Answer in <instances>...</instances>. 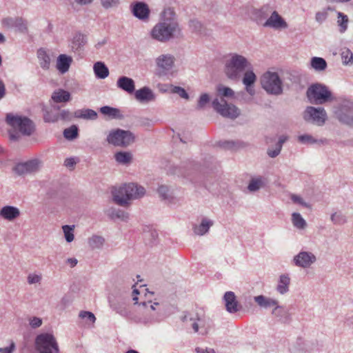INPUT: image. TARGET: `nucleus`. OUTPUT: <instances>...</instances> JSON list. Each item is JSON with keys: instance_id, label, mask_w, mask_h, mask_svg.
<instances>
[{"instance_id": "48", "label": "nucleus", "mask_w": 353, "mask_h": 353, "mask_svg": "<svg viewBox=\"0 0 353 353\" xmlns=\"http://www.w3.org/2000/svg\"><path fill=\"white\" fill-rule=\"evenodd\" d=\"M63 136L68 140H73L78 136V128L75 125H72L63 131Z\"/></svg>"}, {"instance_id": "22", "label": "nucleus", "mask_w": 353, "mask_h": 353, "mask_svg": "<svg viewBox=\"0 0 353 353\" xmlns=\"http://www.w3.org/2000/svg\"><path fill=\"white\" fill-rule=\"evenodd\" d=\"M272 314L276 318L277 321L281 323L288 324L292 320L289 310L285 307L279 305V303L274 306Z\"/></svg>"}, {"instance_id": "18", "label": "nucleus", "mask_w": 353, "mask_h": 353, "mask_svg": "<svg viewBox=\"0 0 353 353\" xmlns=\"http://www.w3.org/2000/svg\"><path fill=\"white\" fill-rule=\"evenodd\" d=\"M263 26L272 28L275 30H280L286 29L288 25L285 19L276 10H274L263 23Z\"/></svg>"}, {"instance_id": "36", "label": "nucleus", "mask_w": 353, "mask_h": 353, "mask_svg": "<svg viewBox=\"0 0 353 353\" xmlns=\"http://www.w3.org/2000/svg\"><path fill=\"white\" fill-rule=\"evenodd\" d=\"M213 225V221L206 218L202 219L199 225H195L193 228L194 232L196 234L202 236L207 233L210 228Z\"/></svg>"}, {"instance_id": "14", "label": "nucleus", "mask_w": 353, "mask_h": 353, "mask_svg": "<svg viewBox=\"0 0 353 353\" xmlns=\"http://www.w3.org/2000/svg\"><path fill=\"white\" fill-rule=\"evenodd\" d=\"M174 63V57L172 54H161L156 59L158 75L165 76L172 70Z\"/></svg>"}, {"instance_id": "17", "label": "nucleus", "mask_w": 353, "mask_h": 353, "mask_svg": "<svg viewBox=\"0 0 353 353\" xmlns=\"http://www.w3.org/2000/svg\"><path fill=\"white\" fill-rule=\"evenodd\" d=\"M316 261V256L310 252L301 251L293 259L294 265L302 268H308Z\"/></svg>"}, {"instance_id": "60", "label": "nucleus", "mask_w": 353, "mask_h": 353, "mask_svg": "<svg viewBox=\"0 0 353 353\" xmlns=\"http://www.w3.org/2000/svg\"><path fill=\"white\" fill-rule=\"evenodd\" d=\"M41 276L34 274H30L27 277L28 283L30 285L40 283Z\"/></svg>"}, {"instance_id": "5", "label": "nucleus", "mask_w": 353, "mask_h": 353, "mask_svg": "<svg viewBox=\"0 0 353 353\" xmlns=\"http://www.w3.org/2000/svg\"><path fill=\"white\" fill-rule=\"evenodd\" d=\"M306 96L310 103L321 105L332 100V92L323 84L316 83L310 85L306 91Z\"/></svg>"}, {"instance_id": "9", "label": "nucleus", "mask_w": 353, "mask_h": 353, "mask_svg": "<svg viewBox=\"0 0 353 353\" xmlns=\"http://www.w3.org/2000/svg\"><path fill=\"white\" fill-rule=\"evenodd\" d=\"M106 141L114 146L126 148L135 141V136L129 130L117 129L109 133Z\"/></svg>"}, {"instance_id": "24", "label": "nucleus", "mask_w": 353, "mask_h": 353, "mask_svg": "<svg viewBox=\"0 0 353 353\" xmlns=\"http://www.w3.org/2000/svg\"><path fill=\"white\" fill-rule=\"evenodd\" d=\"M109 303L110 307L117 313L124 317L130 316L131 312L124 301L110 299Z\"/></svg>"}, {"instance_id": "15", "label": "nucleus", "mask_w": 353, "mask_h": 353, "mask_svg": "<svg viewBox=\"0 0 353 353\" xmlns=\"http://www.w3.org/2000/svg\"><path fill=\"white\" fill-rule=\"evenodd\" d=\"M132 14L137 19L143 21H148L150 10L148 5L143 1H134L130 4Z\"/></svg>"}, {"instance_id": "1", "label": "nucleus", "mask_w": 353, "mask_h": 353, "mask_svg": "<svg viewBox=\"0 0 353 353\" xmlns=\"http://www.w3.org/2000/svg\"><path fill=\"white\" fill-rule=\"evenodd\" d=\"M150 35L153 39L162 43L182 36V30L173 8L163 10L159 21L152 28Z\"/></svg>"}, {"instance_id": "3", "label": "nucleus", "mask_w": 353, "mask_h": 353, "mask_svg": "<svg viewBox=\"0 0 353 353\" xmlns=\"http://www.w3.org/2000/svg\"><path fill=\"white\" fill-rule=\"evenodd\" d=\"M217 92L221 96V99L216 98L212 102L213 108L224 117L236 119L240 114L239 108L233 104H229L223 97H232L234 92L232 89L223 85L217 87Z\"/></svg>"}, {"instance_id": "7", "label": "nucleus", "mask_w": 353, "mask_h": 353, "mask_svg": "<svg viewBox=\"0 0 353 353\" xmlns=\"http://www.w3.org/2000/svg\"><path fill=\"white\" fill-rule=\"evenodd\" d=\"M35 349L38 353H59L55 337L50 333H43L35 339Z\"/></svg>"}, {"instance_id": "39", "label": "nucleus", "mask_w": 353, "mask_h": 353, "mask_svg": "<svg viewBox=\"0 0 353 353\" xmlns=\"http://www.w3.org/2000/svg\"><path fill=\"white\" fill-rule=\"evenodd\" d=\"M37 57L41 68L43 70H48L50 65V58L46 50L39 48L37 51Z\"/></svg>"}, {"instance_id": "23", "label": "nucleus", "mask_w": 353, "mask_h": 353, "mask_svg": "<svg viewBox=\"0 0 353 353\" xmlns=\"http://www.w3.org/2000/svg\"><path fill=\"white\" fill-rule=\"evenodd\" d=\"M3 23L9 27L16 28L21 32H28V22L22 17H8L3 19Z\"/></svg>"}, {"instance_id": "29", "label": "nucleus", "mask_w": 353, "mask_h": 353, "mask_svg": "<svg viewBox=\"0 0 353 353\" xmlns=\"http://www.w3.org/2000/svg\"><path fill=\"white\" fill-rule=\"evenodd\" d=\"M99 112L107 116L110 119H121L123 115L121 113V110L117 108L105 105L99 109Z\"/></svg>"}, {"instance_id": "25", "label": "nucleus", "mask_w": 353, "mask_h": 353, "mask_svg": "<svg viewBox=\"0 0 353 353\" xmlns=\"http://www.w3.org/2000/svg\"><path fill=\"white\" fill-rule=\"evenodd\" d=\"M117 85L119 88L130 94L133 93L135 90L134 81L125 76L120 77L117 79Z\"/></svg>"}, {"instance_id": "44", "label": "nucleus", "mask_w": 353, "mask_h": 353, "mask_svg": "<svg viewBox=\"0 0 353 353\" xmlns=\"http://www.w3.org/2000/svg\"><path fill=\"white\" fill-rule=\"evenodd\" d=\"M311 66L316 71H322L325 70L327 68V62L326 61L321 57H312L311 59Z\"/></svg>"}, {"instance_id": "33", "label": "nucleus", "mask_w": 353, "mask_h": 353, "mask_svg": "<svg viewBox=\"0 0 353 353\" xmlns=\"http://www.w3.org/2000/svg\"><path fill=\"white\" fill-rule=\"evenodd\" d=\"M94 74L98 79H105L109 75V69L103 62L97 61L94 64Z\"/></svg>"}, {"instance_id": "8", "label": "nucleus", "mask_w": 353, "mask_h": 353, "mask_svg": "<svg viewBox=\"0 0 353 353\" xmlns=\"http://www.w3.org/2000/svg\"><path fill=\"white\" fill-rule=\"evenodd\" d=\"M261 84L268 94L279 95L283 92L282 81L276 72L264 73L261 78Z\"/></svg>"}, {"instance_id": "62", "label": "nucleus", "mask_w": 353, "mask_h": 353, "mask_svg": "<svg viewBox=\"0 0 353 353\" xmlns=\"http://www.w3.org/2000/svg\"><path fill=\"white\" fill-rule=\"evenodd\" d=\"M78 159L75 157H69L65 159L64 161V165L68 168H73L74 166L77 163Z\"/></svg>"}, {"instance_id": "31", "label": "nucleus", "mask_w": 353, "mask_h": 353, "mask_svg": "<svg viewBox=\"0 0 353 353\" xmlns=\"http://www.w3.org/2000/svg\"><path fill=\"white\" fill-rule=\"evenodd\" d=\"M254 300L259 307L265 309H268L270 307H274L278 304V301L276 300L267 297L264 295L256 296L254 297Z\"/></svg>"}, {"instance_id": "2", "label": "nucleus", "mask_w": 353, "mask_h": 353, "mask_svg": "<svg viewBox=\"0 0 353 353\" xmlns=\"http://www.w3.org/2000/svg\"><path fill=\"white\" fill-rule=\"evenodd\" d=\"M252 64L246 57L237 53L229 54L225 61L224 72L232 81H239L247 69H251Z\"/></svg>"}, {"instance_id": "63", "label": "nucleus", "mask_w": 353, "mask_h": 353, "mask_svg": "<svg viewBox=\"0 0 353 353\" xmlns=\"http://www.w3.org/2000/svg\"><path fill=\"white\" fill-rule=\"evenodd\" d=\"M59 114V119L63 121L70 120L71 118V113L68 110H62Z\"/></svg>"}, {"instance_id": "53", "label": "nucleus", "mask_w": 353, "mask_h": 353, "mask_svg": "<svg viewBox=\"0 0 353 353\" xmlns=\"http://www.w3.org/2000/svg\"><path fill=\"white\" fill-rule=\"evenodd\" d=\"M189 27L192 32L201 33L203 30V24L197 19H191L189 21Z\"/></svg>"}, {"instance_id": "55", "label": "nucleus", "mask_w": 353, "mask_h": 353, "mask_svg": "<svg viewBox=\"0 0 353 353\" xmlns=\"http://www.w3.org/2000/svg\"><path fill=\"white\" fill-rule=\"evenodd\" d=\"M157 192L163 200L170 198V189L167 185H161L158 188Z\"/></svg>"}, {"instance_id": "35", "label": "nucleus", "mask_w": 353, "mask_h": 353, "mask_svg": "<svg viewBox=\"0 0 353 353\" xmlns=\"http://www.w3.org/2000/svg\"><path fill=\"white\" fill-rule=\"evenodd\" d=\"M268 180L263 176L252 178L248 184V189L250 192H256L261 188L266 186Z\"/></svg>"}, {"instance_id": "56", "label": "nucleus", "mask_w": 353, "mask_h": 353, "mask_svg": "<svg viewBox=\"0 0 353 353\" xmlns=\"http://www.w3.org/2000/svg\"><path fill=\"white\" fill-rule=\"evenodd\" d=\"M239 143L234 141H223L219 142V145L224 149L231 150L239 146Z\"/></svg>"}, {"instance_id": "21", "label": "nucleus", "mask_w": 353, "mask_h": 353, "mask_svg": "<svg viewBox=\"0 0 353 353\" xmlns=\"http://www.w3.org/2000/svg\"><path fill=\"white\" fill-rule=\"evenodd\" d=\"M134 97L140 103H149L156 99V95L153 91L147 86H144L137 90H134Z\"/></svg>"}, {"instance_id": "51", "label": "nucleus", "mask_w": 353, "mask_h": 353, "mask_svg": "<svg viewBox=\"0 0 353 353\" xmlns=\"http://www.w3.org/2000/svg\"><path fill=\"white\" fill-rule=\"evenodd\" d=\"M341 59L344 65L353 64V53L349 49H345L341 52Z\"/></svg>"}, {"instance_id": "59", "label": "nucleus", "mask_w": 353, "mask_h": 353, "mask_svg": "<svg viewBox=\"0 0 353 353\" xmlns=\"http://www.w3.org/2000/svg\"><path fill=\"white\" fill-rule=\"evenodd\" d=\"M119 0H101V4L105 9H110L119 5Z\"/></svg>"}, {"instance_id": "40", "label": "nucleus", "mask_w": 353, "mask_h": 353, "mask_svg": "<svg viewBox=\"0 0 353 353\" xmlns=\"http://www.w3.org/2000/svg\"><path fill=\"white\" fill-rule=\"evenodd\" d=\"M298 141L303 144H327L328 141L326 139H316L310 134H302L298 137Z\"/></svg>"}, {"instance_id": "43", "label": "nucleus", "mask_w": 353, "mask_h": 353, "mask_svg": "<svg viewBox=\"0 0 353 353\" xmlns=\"http://www.w3.org/2000/svg\"><path fill=\"white\" fill-rule=\"evenodd\" d=\"M114 159L120 164L128 165L132 160V154L130 152L120 151L115 153Z\"/></svg>"}, {"instance_id": "20", "label": "nucleus", "mask_w": 353, "mask_h": 353, "mask_svg": "<svg viewBox=\"0 0 353 353\" xmlns=\"http://www.w3.org/2000/svg\"><path fill=\"white\" fill-rule=\"evenodd\" d=\"M243 74L242 82L245 86L246 92L251 96L254 95V84L256 81V76L253 72L252 68L245 70Z\"/></svg>"}, {"instance_id": "16", "label": "nucleus", "mask_w": 353, "mask_h": 353, "mask_svg": "<svg viewBox=\"0 0 353 353\" xmlns=\"http://www.w3.org/2000/svg\"><path fill=\"white\" fill-rule=\"evenodd\" d=\"M200 168L201 166L198 163L194 161H189L183 165L180 172L184 178H187L190 181L196 183V176L199 174Z\"/></svg>"}, {"instance_id": "11", "label": "nucleus", "mask_w": 353, "mask_h": 353, "mask_svg": "<svg viewBox=\"0 0 353 353\" xmlns=\"http://www.w3.org/2000/svg\"><path fill=\"white\" fill-rule=\"evenodd\" d=\"M139 294V292L137 289H134L132 292L133 301H134V304H138L139 307L140 311H143L145 313V316L143 317H141L137 320V322L143 323L144 324H147L149 323H152L154 321V316L153 314L150 313V312L154 311L155 310L154 305H159V303H154V304H151V301H143L140 303H138V297L137 294Z\"/></svg>"}, {"instance_id": "41", "label": "nucleus", "mask_w": 353, "mask_h": 353, "mask_svg": "<svg viewBox=\"0 0 353 353\" xmlns=\"http://www.w3.org/2000/svg\"><path fill=\"white\" fill-rule=\"evenodd\" d=\"M108 216L112 220L117 219L122 221H127L128 219V214L122 210L111 208L107 211Z\"/></svg>"}, {"instance_id": "37", "label": "nucleus", "mask_w": 353, "mask_h": 353, "mask_svg": "<svg viewBox=\"0 0 353 353\" xmlns=\"http://www.w3.org/2000/svg\"><path fill=\"white\" fill-rule=\"evenodd\" d=\"M85 36L81 33L76 34L71 42V48L74 52L81 49L86 43Z\"/></svg>"}, {"instance_id": "54", "label": "nucleus", "mask_w": 353, "mask_h": 353, "mask_svg": "<svg viewBox=\"0 0 353 353\" xmlns=\"http://www.w3.org/2000/svg\"><path fill=\"white\" fill-rule=\"evenodd\" d=\"M210 102V97L208 94L203 93L202 94L199 100L196 107V110H201L204 108V107Z\"/></svg>"}, {"instance_id": "49", "label": "nucleus", "mask_w": 353, "mask_h": 353, "mask_svg": "<svg viewBox=\"0 0 353 353\" xmlns=\"http://www.w3.org/2000/svg\"><path fill=\"white\" fill-rule=\"evenodd\" d=\"M331 221L336 225H343L347 222V218L341 212H335L331 215Z\"/></svg>"}, {"instance_id": "10", "label": "nucleus", "mask_w": 353, "mask_h": 353, "mask_svg": "<svg viewBox=\"0 0 353 353\" xmlns=\"http://www.w3.org/2000/svg\"><path fill=\"white\" fill-rule=\"evenodd\" d=\"M334 114L340 123L353 128V101H342L338 105Z\"/></svg>"}, {"instance_id": "12", "label": "nucleus", "mask_w": 353, "mask_h": 353, "mask_svg": "<svg viewBox=\"0 0 353 353\" xmlns=\"http://www.w3.org/2000/svg\"><path fill=\"white\" fill-rule=\"evenodd\" d=\"M303 118L306 121L323 125L327 119V113L323 108L308 106L304 112Z\"/></svg>"}, {"instance_id": "13", "label": "nucleus", "mask_w": 353, "mask_h": 353, "mask_svg": "<svg viewBox=\"0 0 353 353\" xmlns=\"http://www.w3.org/2000/svg\"><path fill=\"white\" fill-rule=\"evenodd\" d=\"M41 161L38 159H32L25 162L17 163L13 171L19 176L26 175L37 172L41 167Z\"/></svg>"}, {"instance_id": "28", "label": "nucleus", "mask_w": 353, "mask_h": 353, "mask_svg": "<svg viewBox=\"0 0 353 353\" xmlns=\"http://www.w3.org/2000/svg\"><path fill=\"white\" fill-rule=\"evenodd\" d=\"M72 62L71 57L61 54L57 57V68L61 74H64L68 71Z\"/></svg>"}, {"instance_id": "45", "label": "nucleus", "mask_w": 353, "mask_h": 353, "mask_svg": "<svg viewBox=\"0 0 353 353\" xmlns=\"http://www.w3.org/2000/svg\"><path fill=\"white\" fill-rule=\"evenodd\" d=\"M337 23L339 26V32L343 33L347 29V25L349 22L348 17L343 12H337Z\"/></svg>"}, {"instance_id": "50", "label": "nucleus", "mask_w": 353, "mask_h": 353, "mask_svg": "<svg viewBox=\"0 0 353 353\" xmlns=\"http://www.w3.org/2000/svg\"><path fill=\"white\" fill-rule=\"evenodd\" d=\"M74 225H65L62 227L64 236L68 243H70L74 240Z\"/></svg>"}, {"instance_id": "32", "label": "nucleus", "mask_w": 353, "mask_h": 353, "mask_svg": "<svg viewBox=\"0 0 353 353\" xmlns=\"http://www.w3.org/2000/svg\"><path fill=\"white\" fill-rule=\"evenodd\" d=\"M74 117L85 120H96L98 118V114L96 111L92 109L84 108L76 110L74 112Z\"/></svg>"}, {"instance_id": "6", "label": "nucleus", "mask_w": 353, "mask_h": 353, "mask_svg": "<svg viewBox=\"0 0 353 353\" xmlns=\"http://www.w3.org/2000/svg\"><path fill=\"white\" fill-rule=\"evenodd\" d=\"M6 123L14 130H17L23 135L30 136L35 130L34 122L26 117L7 114Z\"/></svg>"}, {"instance_id": "47", "label": "nucleus", "mask_w": 353, "mask_h": 353, "mask_svg": "<svg viewBox=\"0 0 353 353\" xmlns=\"http://www.w3.org/2000/svg\"><path fill=\"white\" fill-rule=\"evenodd\" d=\"M292 221L294 226L299 229H303L306 226V221L298 212L292 213Z\"/></svg>"}, {"instance_id": "46", "label": "nucleus", "mask_w": 353, "mask_h": 353, "mask_svg": "<svg viewBox=\"0 0 353 353\" xmlns=\"http://www.w3.org/2000/svg\"><path fill=\"white\" fill-rule=\"evenodd\" d=\"M105 243V239L99 235H93L88 239V244L92 249H99Z\"/></svg>"}, {"instance_id": "42", "label": "nucleus", "mask_w": 353, "mask_h": 353, "mask_svg": "<svg viewBox=\"0 0 353 353\" xmlns=\"http://www.w3.org/2000/svg\"><path fill=\"white\" fill-rule=\"evenodd\" d=\"M288 140V137L282 135L279 137L278 142L276 143L275 148H268L267 150L268 155L271 158L276 157L281 152L283 144Z\"/></svg>"}, {"instance_id": "52", "label": "nucleus", "mask_w": 353, "mask_h": 353, "mask_svg": "<svg viewBox=\"0 0 353 353\" xmlns=\"http://www.w3.org/2000/svg\"><path fill=\"white\" fill-rule=\"evenodd\" d=\"M170 88V92L179 94L181 98L188 99L189 95L185 90L179 86L167 85Z\"/></svg>"}, {"instance_id": "27", "label": "nucleus", "mask_w": 353, "mask_h": 353, "mask_svg": "<svg viewBox=\"0 0 353 353\" xmlns=\"http://www.w3.org/2000/svg\"><path fill=\"white\" fill-rule=\"evenodd\" d=\"M59 105H54L50 110L43 108L42 111L44 121L46 123H54L58 121L59 119Z\"/></svg>"}, {"instance_id": "58", "label": "nucleus", "mask_w": 353, "mask_h": 353, "mask_svg": "<svg viewBox=\"0 0 353 353\" xmlns=\"http://www.w3.org/2000/svg\"><path fill=\"white\" fill-rule=\"evenodd\" d=\"M79 316L81 319H86L88 321L94 323L96 321V317L94 314L88 311H81L79 312Z\"/></svg>"}, {"instance_id": "30", "label": "nucleus", "mask_w": 353, "mask_h": 353, "mask_svg": "<svg viewBox=\"0 0 353 353\" xmlns=\"http://www.w3.org/2000/svg\"><path fill=\"white\" fill-rule=\"evenodd\" d=\"M272 12V8L268 4L263 6L259 9H255L252 12V15L254 17V19L257 21V23L261 22L263 20L265 19Z\"/></svg>"}, {"instance_id": "64", "label": "nucleus", "mask_w": 353, "mask_h": 353, "mask_svg": "<svg viewBox=\"0 0 353 353\" xmlns=\"http://www.w3.org/2000/svg\"><path fill=\"white\" fill-rule=\"evenodd\" d=\"M15 350V344L12 342L8 347L0 348V353H12Z\"/></svg>"}, {"instance_id": "34", "label": "nucleus", "mask_w": 353, "mask_h": 353, "mask_svg": "<svg viewBox=\"0 0 353 353\" xmlns=\"http://www.w3.org/2000/svg\"><path fill=\"white\" fill-rule=\"evenodd\" d=\"M290 284V278L288 274H284L279 276L278 285L276 286L277 292L281 294H285L289 291Z\"/></svg>"}, {"instance_id": "57", "label": "nucleus", "mask_w": 353, "mask_h": 353, "mask_svg": "<svg viewBox=\"0 0 353 353\" xmlns=\"http://www.w3.org/2000/svg\"><path fill=\"white\" fill-rule=\"evenodd\" d=\"M290 199L294 203H298L305 208H311V205L306 203L302 197H301L299 195H296V194H292L290 196Z\"/></svg>"}, {"instance_id": "38", "label": "nucleus", "mask_w": 353, "mask_h": 353, "mask_svg": "<svg viewBox=\"0 0 353 353\" xmlns=\"http://www.w3.org/2000/svg\"><path fill=\"white\" fill-rule=\"evenodd\" d=\"M70 98V92L62 89L55 90L52 94V99L55 103L68 102Z\"/></svg>"}, {"instance_id": "19", "label": "nucleus", "mask_w": 353, "mask_h": 353, "mask_svg": "<svg viewBox=\"0 0 353 353\" xmlns=\"http://www.w3.org/2000/svg\"><path fill=\"white\" fill-rule=\"evenodd\" d=\"M223 301L226 310L230 314H234L242 309L241 305L238 302L233 292H226L223 296Z\"/></svg>"}, {"instance_id": "26", "label": "nucleus", "mask_w": 353, "mask_h": 353, "mask_svg": "<svg viewBox=\"0 0 353 353\" xmlns=\"http://www.w3.org/2000/svg\"><path fill=\"white\" fill-rule=\"evenodd\" d=\"M20 216L19 210L11 205H6L0 210V217L12 221Z\"/></svg>"}, {"instance_id": "61", "label": "nucleus", "mask_w": 353, "mask_h": 353, "mask_svg": "<svg viewBox=\"0 0 353 353\" xmlns=\"http://www.w3.org/2000/svg\"><path fill=\"white\" fill-rule=\"evenodd\" d=\"M327 15L328 14L326 10L318 12L316 13L315 19L318 23H322L323 21L326 20V19L327 18Z\"/></svg>"}, {"instance_id": "4", "label": "nucleus", "mask_w": 353, "mask_h": 353, "mask_svg": "<svg viewBox=\"0 0 353 353\" xmlns=\"http://www.w3.org/2000/svg\"><path fill=\"white\" fill-rule=\"evenodd\" d=\"M145 192V188L142 186L133 183L124 184L112 192L113 200L118 205L125 206L129 201L143 196Z\"/></svg>"}]
</instances>
